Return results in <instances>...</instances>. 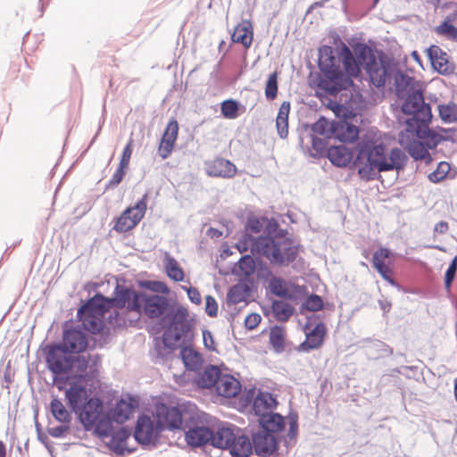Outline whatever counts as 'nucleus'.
Masks as SVG:
<instances>
[{
    "instance_id": "47",
    "label": "nucleus",
    "mask_w": 457,
    "mask_h": 457,
    "mask_svg": "<svg viewBox=\"0 0 457 457\" xmlns=\"http://www.w3.org/2000/svg\"><path fill=\"white\" fill-rule=\"evenodd\" d=\"M165 270L168 277L172 280L182 281L184 279V271L173 257L167 256L165 258Z\"/></svg>"
},
{
    "instance_id": "46",
    "label": "nucleus",
    "mask_w": 457,
    "mask_h": 457,
    "mask_svg": "<svg viewBox=\"0 0 457 457\" xmlns=\"http://www.w3.org/2000/svg\"><path fill=\"white\" fill-rule=\"evenodd\" d=\"M132 411L133 405L130 403H128L125 400L121 399L117 403L115 406L113 412V420L117 423H123L129 419Z\"/></svg>"
},
{
    "instance_id": "52",
    "label": "nucleus",
    "mask_w": 457,
    "mask_h": 457,
    "mask_svg": "<svg viewBox=\"0 0 457 457\" xmlns=\"http://www.w3.org/2000/svg\"><path fill=\"white\" fill-rule=\"evenodd\" d=\"M451 170L450 164L446 162H440L436 169L428 174L429 181L433 183H439L443 181Z\"/></svg>"
},
{
    "instance_id": "19",
    "label": "nucleus",
    "mask_w": 457,
    "mask_h": 457,
    "mask_svg": "<svg viewBox=\"0 0 457 457\" xmlns=\"http://www.w3.org/2000/svg\"><path fill=\"white\" fill-rule=\"evenodd\" d=\"M65 397L69 406L74 412L87 401V392L85 386L77 382H71L70 387L65 391Z\"/></svg>"
},
{
    "instance_id": "57",
    "label": "nucleus",
    "mask_w": 457,
    "mask_h": 457,
    "mask_svg": "<svg viewBox=\"0 0 457 457\" xmlns=\"http://www.w3.org/2000/svg\"><path fill=\"white\" fill-rule=\"evenodd\" d=\"M256 237H253L252 235L248 234L247 232H245L242 234L240 238L238 239L236 246L237 250L243 253L247 252L249 249L252 250L253 244L255 243Z\"/></svg>"
},
{
    "instance_id": "11",
    "label": "nucleus",
    "mask_w": 457,
    "mask_h": 457,
    "mask_svg": "<svg viewBox=\"0 0 457 457\" xmlns=\"http://www.w3.org/2000/svg\"><path fill=\"white\" fill-rule=\"evenodd\" d=\"M124 287V285L117 284L112 298H107L101 294H96L78 310V315L92 313L105 317V314L112 307H124V305L120 304L117 300L119 298L120 292Z\"/></svg>"
},
{
    "instance_id": "18",
    "label": "nucleus",
    "mask_w": 457,
    "mask_h": 457,
    "mask_svg": "<svg viewBox=\"0 0 457 457\" xmlns=\"http://www.w3.org/2000/svg\"><path fill=\"white\" fill-rule=\"evenodd\" d=\"M428 56L433 68L440 74L449 75L453 72L454 66L449 62L448 55L437 46H431L428 50Z\"/></svg>"
},
{
    "instance_id": "22",
    "label": "nucleus",
    "mask_w": 457,
    "mask_h": 457,
    "mask_svg": "<svg viewBox=\"0 0 457 457\" xmlns=\"http://www.w3.org/2000/svg\"><path fill=\"white\" fill-rule=\"evenodd\" d=\"M240 383L229 374H221L215 390L219 395L226 398L236 396L240 391Z\"/></svg>"
},
{
    "instance_id": "40",
    "label": "nucleus",
    "mask_w": 457,
    "mask_h": 457,
    "mask_svg": "<svg viewBox=\"0 0 457 457\" xmlns=\"http://www.w3.org/2000/svg\"><path fill=\"white\" fill-rule=\"evenodd\" d=\"M71 368L68 373L74 378H84L88 367V359L84 355L72 356L71 360Z\"/></svg>"
},
{
    "instance_id": "9",
    "label": "nucleus",
    "mask_w": 457,
    "mask_h": 457,
    "mask_svg": "<svg viewBox=\"0 0 457 457\" xmlns=\"http://www.w3.org/2000/svg\"><path fill=\"white\" fill-rule=\"evenodd\" d=\"M430 121H420L410 129H406L407 133L422 140L428 148H436L443 141H453V130L439 129V131L429 129Z\"/></svg>"
},
{
    "instance_id": "63",
    "label": "nucleus",
    "mask_w": 457,
    "mask_h": 457,
    "mask_svg": "<svg viewBox=\"0 0 457 457\" xmlns=\"http://www.w3.org/2000/svg\"><path fill=\"white\" fill-rule=\"evenodd\" d=\"M128 167L119 164L117 170H115L112 179L109 181L108 187H117L121 182V180L125 175V170Z\"/></svg>"
},
{
    "instance_id": "48",
    "label": "nucleus",
    "mask_w": 457,
    "mask_h": 457,
    "mask_svg": "<svg viewBox=\"0 0 457 457\" xmlns=\"http://www.w3.org/2000/svg\"><path fill=\"white\" fill-rule=\"evenodd\" d=\"M439 116L445 123L457 121V104L449 103L438 105Z\"/></svg>"
},
{
    "instance_id": "15",
    "label": "nucleus",
    "mask_w": 457,
    "mask_h": 457,
    "mask_svg": "<svg viewBox=\"0 0 457 457\" xmlns=\"http://www.w3.org/2000/svg\"><path fill=\"white\" fill-rule=\"evenodd\" d=\"M59 344L70 353H83L88 345L87 336L79 328L71 327L63 330L62 340Z\"/></svg>"
},
{
    "instance_id": "54",
    "label": "nucleus",
    "mask_w": 457,
    "mask_h": 457,
    "mask_svg": "<svg viewBox=\"0 0 457 457\" xmlns=\"http://www.w3.org/2000/svg\"><path fill=\"white\" fill-rule=\"evenodd\" d=\"M278 95V75L277 72L270 74L265 87V96L269 100H273Z\"/></svg>"
},
{
    "instance_id": "23",
    "label": "nucleus",
    "mask_w": 457,
    "mask_h": 457,
    "mask_svg": "<svg viewBox=\"0 0 457 457\" xmlns=\"http://www.w3.org/2000/svg\"><path fill=\"white\" fill-rule=\"evenodd\" d=\"M185 439L190 446L200 447L210 445L212 430L207 427H195L186 432Z\"/></svg>"
},
{
    "instance_id": "44",
    "label": "nucleus",
    "mask_w": 457,
    "mask_h": 457,
    "mask_svg": "<svg viewBox=\"0 0 457 457\" xmlns=\"http://www.w3.org/2000/svg\"><path fill=\"white\" fill-rule=\"evenodd\" d=\"M336 122H330L324 117H320L314 124L312 126V130L319 135L324 136L327 138L334 137V130L336 128Z\"/></svg>"
},
{
    "instance_id": "59",
    "label": "nucleus",
    "mask_w": 457,
    "mask_h": 457,
    "mask_svg": "<svg viewBox=\"0 0 457 457\" xmlns=\"http://www.w3.org/2000/svg\"><path fill=\"white\" fill-rule=\"evenodd\" d=\"M323 307V301L320 296L317 295H312L303 303V308L311 311L317 312L321 310Z\"/></svg>"
},
{
    "instance_id": "4",
    "label": "nucleus",
    "mask_w": 457,
    "mask_h": 457,
    "mask_svg": "<svg viewBox=\"0 0 457 457\" xmlns=\"http://www.w3.org/2000/svg\"><path fill=\"white\" fill-rule=\"evenodd\" d=\"M354 54L361 62H364L370 82L376 87H384L389 75V65L384 56H377L373 50L365 44H358L353 48Z\"/></svg>"
},
{
    "instance_id": "1",
    "label": "nucleus",
    "mask_w": 457,
    "mask_h": 457,
    "mask_svg": "<svg viewBox=\"0 0 457 457\" xmlns=\"http://www.w3.org/2000/svg\"><path fill=\"white\" fill-rule=\"evenodd\" d=\"M354 164L358 166V174L366 180L375 179L378 172L403 169L406 162L404 153L393 148L387 157L383 144L371 140H362L358 145Z\"/></svg>"
},
{
    "instance_id": "56",
    "label": "nucleus",
    "mask_w": 457,
    "mask_h": 457,
    "mask_svg": "<svg viewBox=\"0 0 457 457\" xmlns=\"http://www.w3.org/2000/svg\"><path fill=\"white\" fill-rule=\"evenodd\" d=\"M238 268L245 276H250L255 271V262L250 254H245L239 259Z\"/></svg>"
},
{
    "instance_id": "34",
    "label": "nucleus",
    "mask_w": 457,
    "mask_h": 457,
    "mask_svg": "<svg viewBox=\"0 0 457 457\" xmlns=\"http://www.w3.org/2000/svg\"><path fill=\"white\" fill-rule=\"evenodd\" d=\"M102 429H107L108 436H104L105 437L111 436L110 441L108 443L111 449L113 450L117 454H122L124 452V444L125 441L129 438V433L124 429L120 428L118 431L111 434V429L109 426H105L102 428Z\"/></svg>"
},
{
    "instance_id": "29",
    "label": "nucleus",
    "mask_w": 457,
    "mask_h": 457,
    "mask_svg": "<svg viewBox=\"0 0 457 457\" xmlns=\"http://www.w3.org/2000/svg\"><path fill=\"white\" fill-rule=\"evenodd\" d=\"M253 444L248 436L245 435L235 434L233 443L228 449L233 457H248L253 451Z\"/></svg>"
},
{
    "instance_id": "42",
    "label": "nucleus",
    "mask_w": 457,
    "mask_h": 457,
    "mask_svg": "<svg viewBox=\"0 0 457 457\" xmlns=\"http://www.w3.org/2000/svg\"><path fill=\"white\" fill-rule=\"evenodd\" d=\"M50 411L54 418L60 423L71 422V415L67 411L64 404L57 398H54L50 403Z\"/></svg>"
},
{
    "instance_id": "51",
    "label": "nucleus",
    "mask_w": 457,
    "mask_h": 457,
    "mask_svg": "<svg viewBox=\"0 0 457 457\" xmlns=\"http://www.w3.org/2000/svg\"><path fill=\"white\" fill-rule=\"evenodd\" d=\"M175 142V138H172V137L166 132L163 133L158 147V154L162 159H166L170 155Z\"/></svg>"
},
{
    "instance_id": "21",
    "label": "nucleus",
    "mask_w": 457,
    "mask_h": 457,
    "mask_svg": "<svg viewBox=\"0 0 457 457\" xmlns=\"http://www.w3.org/2000/svg\"><path fill=\"white\" fill-rule=\"evenodd\" d=\"M258 421L260 429L275 436L276 433L282 431L286 425L284 417L275 412L262 415Z\"/></svg>"
},
{
    "instance_id": "53",
    "label": "nucleus",
    "mask_w": 457,
    "mask_h": 457,
    "mask_svg": "<svg viewBox=\"0 0 457 457\" xmlns=\"http://www.w3.org/2000/svg\"><path fill=\"white\" fill-rule=\"evenodd\" d=\"M289 429L285 438V445L287 447L291 446V441L295 440L298 431V416L295 413H290L287 417Z\"/></svg>"
},
{
    "instance_id": "37",
    "label": "nucleus",
    "mask_w": 457,
    "mask_h": 457,
    "mask_svg": "<svg viewBox=\"0 0 457 457\" xmlns=\"http://www.w3.org/2000/svg\"><path fill=\"white\" fill-rule=\"evenodd\" d=\"M290 111V103L283 102L280 105L276 119V127L278 134L281 138H286L288 135V115Z\"/></svg>"
},
{
    "instance_id": "2",
    "label": "nucleus",
    "mask_w": 457,
    "mask_h": 457,
    "mask_svg": "<svg viewBox=\"0 0 457 457\" xmlns=\"http://www.w3.org/2000/svg\"><path fill=\"white\" fill-rule=\"evenodd\" d=\"M120 304L127 305L128 309L136 312L138 316L145 314L149 319L162 318V323L167 319L170 310L178 307L170 305L167 297L154 294L136 291L125 286L120 292L117 299Z\"/></svg>"
},
{
    "instance_id": "38",
    "label": "nucleus",
    "mask_w": 457,
    "mask_h": 457,
    "mask_svg": "<svg viewBox=\"0 0 457 457\" xmlns=\"http://www.w3.org/2000/svg\"><path fill=\"white\" fill-rule=\"evenodd\" d=\"M78 317L84 328L92 334L100 333L104 328V323L102 320V318H104V316L84 313L83 315H78Z\"/></svg>"
},
{
    "instance_id": "25",
    "label": "nucleus",
    "mask_w": 457,
    "mask_h": 457,
    "mask_svg": "<svg viewBox=\"0 0 457 457\" xmlns=\"http://www.w3.org/2000/svg\"><path fill=\"white\" fill-rule=\"evenodd\" d=\"M207 173L212 177L232 178L237 173V167L228 160L217 158L208 166Z\"/></svg>"
},
{
    "instance_id": "8",
    "label": "nucleus",
    "mask_w": 457,
    "mask_h": 457,
    "mask_svg": "<svg viewBox=\"0 0 457 457\" xmlns=\"http://www.w3.org/2000/svg\"><path fill=\"white\" fill-rule=\"evenodd\" d=\"M340 58L335 56L334 48L329 46H323L319 49V62L318 65L320 70L322 76L320 78L318 86L323 90L337 89V86H340L338 82H335L334 79H338L337 74L338 71L336 68L338 64Z\"/></svg>"
},
{
    "instance_id": "58",
    "label": "nucleus",
    "mask_w": 457,
    "mask_h": 457,
    "mask_svg": "<svg viewBox=\"0 0 457 457\" xmlns=\"http://www.w3.org/2000/svg\"><path fill=\"white\" fill-rule=\"evenodd\" d=\"M457 271V256H455L445 274V287L447 292H450L452 283L455 278Z\"/></svg>"
},
{
    "instance_id": "33",
    "label": "nucleus",
    "mask_w": 457,
    "mask_h": 457,
    "mask_svg": "<svg viewBox=\"0 0 457 457\" xmlns=\"http://www.w3.org/2000/svg\"><path fill=\"white\" fill-rule=\"evenodd\" d=\"M235 432L230 428H220L216 432L212 430L210 445L220 449H228L234 440Z\"/></svg>"
},
{
    "instance_id": "28",
    "label": "nucleus",
    "mask_w": 457,
    "mask_h": 457,
    "mask_svg": "<svg viewBox=\"0 0 457 457\" xmlns=\"http://www.w3.org/2000/svg\"><path fill=\"white\" fill-rule=\"evenodd\" d=\"M359 136V129L355 125L346 121H337L334 130V138L342 143H353Z\"/></svg>"
},
{
    "instance_id": "12",
    "label": "nucleus",
    "mask_w": 457,
    "mask_h": 457,
    "mask_svg": "<svg viewBox=\"0 0 457 457\" xmlns=\"http://www.w3.org/2000/svg\"><path fill=\"white\" fill-rule=\"evenodd\" d=\"M71 357L70 352L60 344L48 346L46 361L47 368L54 374V381L62 379L60 376L68 373Z\"/></svg>"
},
{
    "instance_id": "50",
    "label": "nucleus",
    "mask_w": 457,
    "mask_h": 457,
    "mask_svg": "<svg viewBox=\"0 0 457 457\" xmlns=\"http://www.w3.org/2000/svg\"><path fill=\"white\" fill-rule=\"evenodd\" d=\"M239 103L233 99H228L221 103L220 112L221 114L229 120H233L238 117L239 113Z\"/></svg>"
},
{
    "instance_id": "35",
    "label": "nucleus",
    "mask_w": 457,
    "mask_h": 457,
    "mask_svg": "<svg viewBox=\"0 0 457 457\" xmlns=\"http://www.w3.org/2000/svg\"><path fill=\"white\" fill-rule=\"evenodd\" d=\"M102 429H107L108 436H104L105 437L111 436L110 441L108 443L111 449L113 450L117 454H122L124 452V444L125 441L129 438V433L124 429L120 428L118 431L111 434V429L109 426H105L102 428Z\"/></svg>"
},
{
    "instance_id": "16",
    "label": "nucleus",
    "mask_w": 457,
    "mask_h": 457,
    "mask_svg": "<svg viewBox=\"0 0 457 457\" xmlns=\"http://www.w3.org/2000/svg\"><path fill=\"white\" fill-rule=\"evenodd\" d=\"M252 440L254 452L259 456L270 455L278 448V439L276 436L262 429L252 435Z\"/></svg>"
},
{
    "instance_id": "3",
    "label": "nucleus",
    "mask_w": 457,
    "mask_h": 457,
    "mask_svg": "<svg viewBox=\"0 0 457 457\" xmlns=\"http://www.w3.org/2000/svg\"><path fill=\"white\" fill-rule=\"evenodd\" d=\"M252 253L267 258L272 264L288 266L296 259L298 246L287 237L260 236L256 237Z\"/></svg>"
},
{
    "instance_id": "26",
    "label": "nucleus",
    "mask_w": 457,
    "mask_h": 457,
    "mask_svg": "<svg viewBox=\"0 0 457 457\" xmlns=\"http://www.w3.org/2000/svg\"><path fill=\"white\" fill-rule=\"evenodd\" d=\"M399 141L414 160H425L428 157L430 158L428 151V148L422 140L413 138L412 140L408 139L405 142L404 135L403 133H401Z\"/></svg>"
},
{
    "instance_id": "24",
    "label": "nucleus",
    "mask_w": 457,
    "mask_h": 457,
    "mask_svg": "<svg viewBox=\"0 0 457 457\" xmlns=\"http://www.w3.org/2000/svg\"><path fill=\"white\" fill-rule=\"evenodd\" d=\"M326 328L323 323L317 324L313 329L306 333V339L299 345V350L310 352L319 348L324 340Z\"/></svg>"
},
{
    "instance_id": "55",
    "label": "nucleus",
    "mask_w": 457,
    "mask_h": 457,
    "mask_svg": "<svg viewBox=\"0 0 457 457\" xmlns=\"http://www.w3.org/2000/svg\"><path fill=\"white\" fill-rule=\"evenodd\" d=\"M436 31L438 35H442L450 39L457 38V28L449 21H444L436 27Z\"/></svg>"
},
{
    "instance_id": "27",
    "label": "nucleus",
    "mask_w": 457,
    "mask_h": 457,
    "mask_svg": "<svg viewBox=\"0 0 457 457\" xmlns=\"http://www.w3.org/2000/svg\"><path fill=\"white\" fill-rule=\"evenodd\" d=\"M276 398L269 392H260L253 400V409L254 413L259 416L271 412L277 405Z\"/></svg>"
},
{
    "instance_id": "45",
    "label": "nucleus",
    "mask_w": 457,
    "mask_h": 457,
    "mask_svg": "<svg viewBox=\"0 0 457 457\" xmlns=\"http://www.w3.org/2000/svg\"><path fill=\"white\" fill-rule=\"evenodd\" d=\"M272 311L280 321L287 320L294 313V308L287 303L281 300H274L272 302Z\"/></svg>"
},
{
    "instance_id": "43",
    "label": "nucleus",
    "mask_w": 457,
    "mask_h": 457,
    "mask_svg": "<svg viewBox=\"0 0 457 457\" xmlns=\"http://www.w3.org/2000/svg\"><path fill=\"white\" fill-rule=\"evenodd\" d=\"M248 287L243 284H237L232 286L227 294V303L228 305H235L244 302L247 296Z\"/></svg>"
},
{
    "instance_id": "61",
    "label": "nucleus",
    "mask_w": 457,
    "mask_h": 457,
    "mask_svg": "<svg viewBox=\"0 0 457 457\" xmlns=\"http://www.w3.org/2000/svg\"><path fill=\"white\" fill-rule=\"evenodd\" d=\"M70 424H71V422H65V423H61V425L56 426V427H48V428H47L48 434L54 438H62L70 430V428H71Z\"/></svg>"
},
{
    "instance_id": "41",
    "label": "nucleus",
    "mask_w": 457,
    "mask_h": 457,
    "mask_svg": "<svg viewBox=\"0 0 457 457\" xmlns=\"http://www.w3.org/2000/svg\"><path fill=\"white\" fill-rule=\"evenodd\" d=\"M270 291L281 298L291 299L292 295L290 294L287 283L285 279L279 277H272L269 281Z\"/></svg>"
},
{
    "instance_id": "20",
    "label": "nucleus",
    "mask_w": 457,
    "mask_h": 457,
    "mask_svg": "<svg viewBox=\"0 0 457 457\" xmlns=\"http://www.w3.org/2000/svg\"><path fill=\"white\" fill-rule=\"evenodd\" d=\"M327 156L334 165L345 167L352 162L353 154L345 145H330L328 147Z\"/></svg>"
},
{
    "instance_id": "60",
    "label": "nucleus",
    "mask_w": 457,
    "mask_h": 457,
    "mask_svg": "<svg viewBox=\"0 0 457 457\" xmlns=\"http://www.w3.org/2000/svg\"><path fill=\"white\" fill-rule=\"evenodd\" d=\"M391 255V252L387 248H379L377 250L372 257V263L374 268L379 266H386L384 263V260L389 258Z\"/></svg>"
},
{
    "instance_id": "62",
    "label": "nucleus",
    "mask_w": 457,
    "mask_h": 457,
    "mask_svg": "<svg viewBox=\"0 0 457 457\" xmlns=\"http://www.w3.org/2000/svg\"><path fill=\"white\" fill-rule=\"evenodd\" d=\"M205 312L210 317H216L218 314V303L214 297L207 295L205 297Z\"/></svg>"
},
{
    "instance_id": "32",
    "label": "nucleus",
    "mask_w": 457,
    "mask_h": 457,
    "mask_svg": "<svg viewBox=\"0 0 457 457\" xmlns=\"http://www.w3.org/2000/svg\"><path fill=\"white\" fill-rule=\"evenodd\" d=\"M232 41L242 44L248 48L253 41V26L250 21H243L234 29L231 35Z\"/></svg>"
},
{
    "instance_id": "13",
    "label": "nucleus",
    "mask_w": 457,
    "mask_h": 457,
    "mask_svg": "<svg viewBox=\"0 0 457 457\" xmlns=\"http://www.w3.org/2000/svg\"><path fill=\"white\" fill-rule=\"evenodd\" d=\"M147 198V194H145L134 206L127 208L118 218L114 229L118 232H127L135 228L145 216Z\"/></svg>"
},
{
    "instance_id": "30",
    "label": "nucleus",
    "mask_w": 457,
    "mask_h": 457,
    "mask_svg": "<svg viewBox=\"0 0 457 457\" xmlns=\"http://www.w3.org/2000/svg\"><path fill=\"white\" fill-rule=\"evenodd\" d=\"M180 357L185 367L192 371L201 370L204 359L200 353L191 346H185L180 350Z\"/></svg>"
},
{
    "instance_id": "17",
    "label": "nucleus",
    "mask_w": 457,
    "mask_h": 457,
    "mask_svg": "<svg viewBox=\"0 0 457 457\" xmlns=\"http://www.w3.org/2000/svg\"><path fill=\"white\" fill-rule=\"evenodd\" d=\"M159 430L158 425L154 426L148 416L142 415L137 421L134 437L139 444L147 445L157 436Z\"/></svg>"
},
{
    "instance_id": "36",
    "label": "nucleus",
    "mask_w": 457,
    "mask_h": 457,
    "mask_svg": "<svg viewBox=\"0 0 457 457\" xmlns=\"http://www.w3.org/2000/svg\"><path fill=\"white\" fill-rule=\"evenodd\" d=\"M221 374L222 373L218 367L214 365H209L201 374L198 379V384L201 387L204 388H210L212 386L216 387Z\"/></svg>"
},
{
    "instance_id": "64",
    "label": "nucleus",
    "mask_w": 457,
    "mask_h": 457,
    "mask_svg": "<svg viewBox=\"0 0 457 457\" xmlns=\"http://www.w3.org/2000/svg\"><path fill=\"white\" fill-rule=\"evenodd\" d=\"M262 317L258 313H250L245 319V326L247 329H254L261 322Z\"/></svg>"
},
{
    "instance_id": "5",
    "label": "nucleus",
    "mask_w": 457,
    "mask_h": 457,
    "mask_svg": "<svg viewBox=\"0 0 457 457\" xmlns=\"http://www.w3.org/2000/svg\"><path fill=\"white\" fill-rule=\"evenodd\" d=\"M340 60L336 68L338 71L337 77L338 79H334L338 82L340 86L336 85L337 89L327 90L326 92L330 95H337L342 90L348 89L353 84V78H358L361 73V67L364 68V62H361L357 56L353 55L350 48L346 46L341 49Z\"/></svg>"
},
{
    "instance_id": "7",
    "label": "nucleus",
    "mask_w": 457,
    "mask_h": 457,
    "mask_svg": "<svg viewBox=\"0 0 457 457\" xmlns=\"http://www.w3.org/2000/svg\"><path fill=\"white\" fill-rule=\"evenodd\" d=\"M405 100L402 105V111L405 114L412 115L406 121L407 129L413 127L420 121H431L432 112L429 104H426L424 96L420 89L412 90L405 94Z\"/></svg>"
},
{
    "instance_id": "6",
    "label": "nucleus",
    "mask_w": 457,
    "mask_h": 457,
    "mask_svg": "<svg viewBox=\"0 0 457 457\" xmlns=\"http://www.w3.org/2000/svg\"><path fill=\"white\" fill-rule=\"evenodd\" d=\"M186 316L187 310L183 307H178L177 310H170L167 319L162 323L165 328L162 335V344L168 349L167 353L175 348L182 336L187 332Z\"/></svg>"
},
{
    "instance_id": "31",
    "label": "nucleus",
    "mask_w": 457,
    "mask_h": 457,
    "mask_svg": "<svg viewBox=\"0 0 457 457\" xmlns=\"http://www.w3.org/2000/svg\"><path fill=\"white\" fill-rule=\"evenodd\" d=\"M115 308V310H109L107 312L108 317L105 319H107L108 324L113 328L131 326L133 324V320L128 318L129 313L131 312L128 309V306L126 305L125 307Z\"/></svg>"
},
{
    "instance_id": "39",
    "label": "nucleus",
    "mask_w": 457,
    "mask_h": 457,
    "mask_svg": "<svg viewBox=\"0 0 457 457\" xmlns=\"http://www.w3.org/2000/svg\"><path fill=\"white\" fill-rule=\"evenodd\" d=\"M413 82L414 79L412 77L401 71L397 72L395 76V83L398 96L404 97L405 94H408V92L416 90L413 87Z\"/></svg>"
},
{
    "instance_id": "49",
    "label": "nucleus",
    "mask_w": 457,
    "mask_h": 457,
    "mask_svg": "<svg viewBox=\"0 0 457 457\" xmlns=\"http://www.w3.org/2000/svg\"><path fill=\"white\" fill-rule=\"evenodd\" d=\"M270 343L276 352L280 353L284 350L285 331L280 327L271 328L270 332Z\"/></svg>"
},
{
    "instance_id": "14",
    "label": "nucleus",
    "mask_w": 457,
    "mask_h": 457,
    "mask_svg": "<svg viewBox=\"0 0 457 457\" xmlns=\"http://www.w3.org/2000/svg\"><path fill=\"white\" fill-rule=\"evenodd\" d=\"M157 424L160 430L178 429L182 425V413L179 407L162 403L156 408Z\"/></svg>"
},
{
    "instance_id": "10",
    "label": "nucleus",
    "mask_w": 457,
    "mask_h": 457,
    "mask_svg": "<svg viewBox=\"0 0 457 457\" xmlns=\"http://www.w3.org/2000/svg\"><path fill=\"white\" fill-rule=\"evenodd\" d=\"M103 412V403L96 397L89 398L78 411L80 422L87 429L96 425V431L102 436H108L107 429H102L104 427V421L100 419Z\"/></svg>"
}]
</instances>
